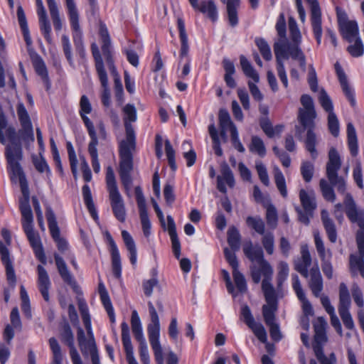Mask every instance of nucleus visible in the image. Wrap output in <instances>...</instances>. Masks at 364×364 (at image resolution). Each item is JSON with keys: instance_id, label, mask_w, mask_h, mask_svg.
<instances>
[{"instance_id": "obj_1", "label": "nucleus", "mask_w": 364, "mask_h": 364, "mask_svg": "<svg viewBox=\"0 0 364 364\" xmlns=\"http://www.w3.org/2000/svg\"><path fill=\"white\" fill-rule=\"evenodd\" d=\"M341 159L338 152L335 148H331L326 167V174L328 181L325 178H321L319 181V188L322 196L328 202L333 203L336 200L333 187L336 188L339 193L345 195L344 205L346 213L349 220L355 223L356 220H358V218L364 215V212L357 208L352 196L346 193V180L344 177L338 176V171L341 168Z\"/></svg>"}, {"instance_id": "obj_2", "label": "nucleus", "mask_w": 364, "mask_h": 364, "mask_svg": "<svg viewBox=\"0 0 364 364\" xmlns=\"http://www.w3.org/2000/svg\"><path fill=\"white\" fill-rule=\"evenodd\" d=\"M123 112L126 139L119 144V174L125 191L129 193L132 184L133 153L136 149L135 132L131 123L136 120V109L133 105L127 104L123 108Z\"/></svg>"}, {"instance_id": "obj_3", "label": "nucleus", "mask_w": 364, "mask_h": 364, "mask_svg": "<svg viewBox=\"0 0 364 364\" xmlns=\"http://www.w3.org/2000/svg\"><path fill=\"white\" fill-rule=\"evenodd\" d=\"M17 114L21 127L18 132L13 125L9 124L5 114L0 110V143L6 145L5 150L14 144L22 148L21 141L30 144L35 140L31 118L23 103L18 104Z\"/></svg>"}, {"instance_id": "obj_4", "label": "nucleus", "mask_w": 364, "mask_h": 364, "mask_svg": "<svg viewBox=\"0 0 364 364\" xmlns=\"http://www.w3.org/2000/svg\"><path fill=\"white\" fill-rule=\"evenodd\" d=\"M302 107L299 109L298 119L304 129H307L304 141L305 147L310 153L312 159L317 157L316 149V136L314 132V119L316 117L313 99L309 95H302L300 99Z\"/></svg>"}, {"instance_id": "obj_5", "label": "nucleus", "mask_w": 364, "mask_h": 364, "mask_svg": "<svg viewBox=\"0 0 364 364\" xmlns=\"http://www.w3.org/2000/svg\"><path fill=\"white\" fill-rule=\"evenodd\" d=\"M5 157L8 164V171L10 174L11 180L18 179L20 183L22 198H30L29 189L26 176L20 162L23 159V148L19 144H12L9 146L5 151Z\"/></svg>"}, {"instance_id": "obj_6", "label": "nucleus", "mask_w": 364, "mask_h": 364, "mask_svg": "<svg viewBox=\"0 0 364 364\" xmlns=\"http://www.w3.org/2000/svg\"><path fill=\"white\" fill-rule=\"evenodd\" d=\"M245 256L253 263L251 267V274L255 283L258 284L261 280V275L273 274V269L269 262L264 259L263 250L261 247H254L252 243L249 242L243 247Z\"/></svg>"}, {"instance_id": "obj_7", "label": "nucleus", "mask_w": 364, "mask_h": 364, "mask_svg": "<svg viewBox=\"0 0 364 364\" xmlns=\"http://www.w3.org/2000/svg\"><path fill=\"white\" fill-rule=\"evenodd\" d=\"M151 322L147 326L149 341L152 348L156 364H164L163 348L159 341L160 321L157 311L153 304L148 301Z\"/></svg>"}, {"instance_id": "obj_8", "label": "nucleus", "mask_w": 364, "mask_h": 364, "mask_svg": "<svg viewBox=\"0 0 364 364\" xmlns=\"http://www.w3.org/2000/svg\"><path fill=\"white\" fill-rule=\"evenodd\" d=\"M299 196L303 208V210L299 207L296 208L299 220L308 225L310 223V218L314 215V211L317 208L315 193L313 191L308 192L304 189H301Z\"/></svg>"}, {"instance_id": "obj_9", "label": "nucleus", "mask_w": 364, "mask_h": 364, "mask_svg": "<svg viewBox=\"0 0 364 364\" xmlns=\"http://www.w3.org/2000/svg\"><path fill=\"white\" fill-rule=\"evenodd\" d=\"M131 326L133 335L139 343V353L142 364H151L148 346L144 336L140 318L136 310L132 313Z\"/></svg>"}, {"instance_id": "obj_10", "label": "nucleus", "mask_w": 364, "mask_h": 364, "mask_svg": "<svg viewBox=\"0 0 364 364\" xmlns=\"http://www.w3.org/2000/svg\"><path fill=\"white\" fill-rule=\"evenodd\" d=\"M359 255L351 254L349 257V269L353 276L358 273L364 278V234L360 232L357 237Z\"/></svg>"}, {"instance_id": "obj_11", "label": "nucleus", "mask_w": 364, "mask_h": 364, "mask_svg": "<svg viewBox=\"0 0 364 364\" xmlns=\"http://www.w3.org/2000/svg\"><path fill=\"white\" fill-rule=\"evenodd\" d=\"M33 222L23 223V229L33 250L36 258L43 264H46V257L38 235L33 230Z\"/></svg>"}, {"instance_id": "obj_12", "label": "nucleus", "mask_w": 364, "mask_h": 364, "mask_svg": "<svg viewBox=\"0 0 364 364\" xmlns=\"http://www.w3.org/2000/svg\"><path fill=\"white\" fill-rule=\"evenodd\" d=\"M309 4L311 11V25L317 43L321 42L323 33L321 11L318 0H306Z\"/></svg>"}, {"instance_id": "obj_13", "label": "nucleus", "mask_w": 364, "mask_h": 364, "mask_svg": "<svg viewBox=\"0 0 364 364\" xmlns=\"http://www.w3.org/2000/svg\"><path fill=\"white\" fill-rule=\"evenodd\" d=\"M241 315L244 322L253 331L255 336L262 343H267V335L264 327L260 323H257L251 313L250 309L247 305L242 306L241 309Z\"/></svg>"}, {"instance_id": "obj_14", "label": "nucleus", "mask_w": 364, "mask_h": 364, "mask_svg": "<svg viewBox=\"0 0 364 364\" xmlns=\"http://www.w3.org/2000/svg\"><path fill=\"white\" fill-rule=\"evenodd\" d=\"M88 336L89 339H86L83 329L78 327L77 338L80 351L85 357L90 354V357H93V360H97L96 357L97 354H98V350L94 339L93 333H92V336Z\"/></svg>"}, {"instance_id": "obj_15", "label": "nucleus", "mask_w": 364, "mask_h": 364, "mask_svg": "<svg viewBox=\"0 0 364 364\" xmlns=\"http://www.w3.org/2000/svg\"><path fill=\"white\" fill-rule=\"evenodd\" d=\"M300 255V257L294 261V269L304 278H308L309 272L308 268L311 266L312 262L308 245L303 244L301 245Z\"/></svg>"}, {"instance_id": "obj_16", "label": "nucleus", "mask_w": 364, "mask_h": 364, "mask_svg": "<svg viewBox=\"0 0 364 364\" xmlns=\"http://www.w3.org/2000/svg\"><path fill=\"white\" fill-rule=\"evenodd\" d=\"M100 34L102 39V51L105 58L108 68L112 75L117 73V69L114 65V60L112 55V46L111 40L107 28L105 26H101Z\"/></svg>"}, {"instance_id": "obj_17", "label": "nucleus", "mask_w": 364, "mask_h": 364, "mask_svg": "<svg viewBox=\"0 0 364 364\" xmlns=\"http://www.w3.org/2000/svg\"><path fill=\"white\" fill-rule=\"evenodd\" d=\"M274 51L277 60V70L279 78L282 82L285 88L288 87V79L286 73L285 68L282 58L288 59V56L286 55L284 46L280 43H275L274 44Z\"/></svg>"}, {"instance_id": "obj_18", "label": "nucleus", "mask_w": 364, "mask_h": 364, "mask_svg": "<svg viewBox=\"0 0 364 364\" xmlns=\"http://www.w3.org/2000/svg\"><path fill=\"white\" fill-rule=\"evenodd\" d=\"M274 51L277 60V70L279 78L282 82L285 88L288 87V79L286 73L285 68L282 58L288 59V56L286 55L284 46L280 43H275L274 44Z\"/></svg>"}, {"instance_id": "obj_19", "label": "nucleus", "mask_w": 364, "mask_h": 364, "mask_svg": "<svg viewBox=\"0 0 364 364\" xmlns=\"http://www.w3.org/2000/svg\"><path fill=\"white\" fill-rule=\"evenodd\" d=\"M104 235L110 247L109 251L112 257L113 274L116 278H119L122 273V264L119 250L111 234L108 231H106Z\"/></svg>"}, {"instance_id": "obj_20", "label": "nucleus", "mask_w": 364, "mask_h": 364, "mask_svg": "<svg viewBox=\"0 0 364 364\" xmlns=\"http://www.w3.org/2000/svg\"><path fill=\"white\" fill-rule=\"evenodd\" d=\"M92 110V105L86 95H82L80 100L79 114L83 121L85 127L87 129L88 134L90 136H97L95 127L87 114H90Z\"/></svg>"}, {"instance_id": "obj_21", "label": "nucleus", "mask_w": 364, "mask_h": 364, "mask_svg": "<svg viewBox=\"0 0 364 364\" xmlns=\"http://www.w3.org/2000/svg\"><path fill=\"white\" fill-rule=\"evenodd\" d=\"M308 285L313 295L319 297L323 289V282L320 270L317 266L312 267L309 272Z\"/></svg>"}, {"instance_id": "obj_22", "label": "nucleus", "mask_w": 364, "mask_h": 364, "mask_svg": "<svg viewBox=\"0 0 364 364\" xmlns=\"http://www.w3.org/2000/svg\"><path fill=\"white\" fill-rule=\"evenodd\" d=\"M292 287L299 300L302 303V310L304 315L312 316L314 314L312 306L306 299L299 277L296 274L292 276Z\"/></svg>"}, {"instance_id": "obj_23", "label": "nucleus", "mask_w": 364, "mask_h": 364, "mask_svg": "<svg viewBox=\"0 0 364 364\" xmlns=\"http://www.w3.org/2000/svg\"><path fill=\"white\" fill-rule=\"evenodd\" d=\"M122 341L126 353V358L129 364H138L134 355V348L129 335V327L126 322L121 324Z\"/></svg>"}, {"instance_id": "obj_24", "label": "nucleus", "mask_w": 364, "mask_h": 364, "mask_svg": "<svg viewBox=\"0 0 364 364\" xmlns=\"http://www.w3.org/2000/svg\"><path fill=\"white\" fill-rule=\"evenodd\" d=\"M37 285L39 291L46 301H49V289L51 282L46 269L42 265L37 266Z\"/></svg>"}, {"instance_id": "obj_25", "label": "nucleus", "mask_w": 364, "mask_h": 364, "mask_svg": "<svg viewBox=\"0 0 364 364\" xmlns=\"http://www.w3.org/2000/svg\"><path fill=\"white\" fill-rule=\"evenodd\" d=\"M341 35L349 43L353 42L354 38L360 37L358 23L355 21L338 20Z\"/></svg>"}, {"instance_id": "obj_26", "label": "nucleus", "mask_w": 364, "mask_h": 364, "mask_svg": "<svg viewBox=\"0 0 364 364\" xmlns=\"http://www.w3.org/2000/svg\"><path fill=\"white\" fill-rule=\"evenodd\" d=\"M278 43H280L284 46L286 55L288 56V58L291 57L293 60H298L301 68L303 71H305L306 65V57L299 47L300 44L286 43L283 41H279Z\"/></svg>"}, {"instance_id": "obj_27", "label": "nucleus", "mask_w": 364, "mask_h": 364, "mask_svg": "<svg viewBox=\"0 0 364 364\" xmlns=\"http://www.w3.org/2000/svg\"><path fill=\"white\" fill-rule=\"evenodd\" d=\"M53 256L58 273L61 277L62 279L63 280V282L70 285L73 289L77 287V282L74 279L73 276L72 275V274L70 273V272L69 271L68 266L63 258L56 252L54 253Z\"/></svg>"}, {"instance_id": "obj_28", "label": "nucleus", "mask_w": 364, "mask_h": 364, "mask_svg": "<svg viewBox=\"0 0 364 364\" xmlns=\"http://www.w3.org/2000/svg\"><path fill=\"white\" fill-rule=\"evenodd\" d=\"M0 255L6 268L7 280L9 284L14 285L16 282L14 269L9 257V250L3 242H0Z\"/></svg>"}, {"instance_id": "obj_29", "label": "nucleus", "mask_w": 364, "mask_h": 364, "mask_svg": "<svg viewBox=\"0 0 364 364\" xmlns=\"http://www.w3.org/2000/svg\"><path fill=\"white\" fill-rule=\"evenodd\" d=\"M336 75L338 76V80L340 82L341 86L342 87V90L346 96V97L348 99V100L350 102V105L352 106H355V100L354 97V92L350 87L348 82L347 76L343 71L341 65L339 63L336 62L334 65Z\"/></svg>"}, {"instance_id": "obj_30", "label": "nucleus", "mask_w": 364, "mask_h": 364, "mask_svg": "<svg viewBox=\"0 0 364 364\" xmlns=\"http://www.w3.org/2000/svg\"><path fill=\"white\" fill-rule=\"evenodd\" d=\"M111 206L114 216L120 222H124L126 218V211L122 197L119 192L109 194Z\"/></svg>"}, {"instance_id": "obj_31", "label": "nucleus", "mask_w": 364, "mask_h": 364, "mask_svg": "<svg viewBox=\"0 0 364 364\" xmlns=\"http://www.w3.org/2000/svg\"><path fill=\"white\" fill-rule=\"evenodd\" d=\"M221 173L222 175L218 176L217 178V188L219 191L223 193H226L227 188L225 187V183H226L228 186L232 188L235 185V178L232 171L227 164H225L222 166Z\"/></svg>"}, {"instance_id": "obj_32", "label": "nucleus", "mask_w": 364, "mask_h": 364, "mask_svg": "<svg viewBox=\"0 0 364 364\" xmlns=\"http://www.w3.org/2000/svg\"><path fill=\"white\" fill-rule=\"evenodd\" d=\"M321 220L329 241L335 243L337 240L336 227L326 210H321Z\"/></svg>"}, {"instance_id": "obj_33", "label": "nucleus", "mask_w": 364, "mask_h": 364, "mask_svg": "<svg viewBox=\"0 0 364 364\" xmlns=\"http://www.w3.org/2000/svg\"><path fill=\"white\" fill-rule=\"evenodd\" d=\"M190 4L195 10L207 14L213 21H216L218 18V9L213 1H203L199 4L198 0H196V3Z\"/></svg>"}, {"instance_id": "obj_34", "label": "nucleus", "mask_w": 364, "mask_h": 364, "mask_svg": "<svg viewBox=\"0 0 364 364\" xmlns=\"http://www.w3.org/2000/svg\"><path fill=\"white\" fill-rule=\"evenodd\" d=\"M168 232L172 243V250L176 258L179 259L181 255V243L178 238L175 222L170 215L167 216Z\"/></svg>"}, {"instance_id": "obj_35", "label": "nucleus", "mask_w": 364, "mask_h": 364, "mask_svg": "<svg viewBox=\"0 0 364 364\" xmlns=\"http://www.w3.org/2000/svg\"><path fill=\"white\" fill-rule=\"evenodd\" d=\"M314 240L315 247L321 259V263L331 261L332 252L329 249H326L323 240L318 230H315L314 232Z\"/></svg>"}, {"instance_id": "obj_36", "label": "nucleus", "mask_w": 364, "mask_h": 364, "mask_svg": "<svg viewBox=\"0 0 364 364\" xmlns=\"http://www.w3.org/2000/svg\"><path fill=\"white\" fill-rule=\"evenodd\" d=\"M66 6L68 10V14L70 17V21L72 28L74 30L75 33L73 36H76L78 38L79 36H82L79 24V16L77 11L74 0H65Z\"/></svg>"}, {"instance_id": "obj_37", "label": "nucleus", "mask_w": 364, "mask_h": 364, "mask_svg": "<svg viewBox=\"0 0 364 364\" xmlns=\"http://www.w3.org/2000/svg\"><path fill=\"white\" fill-rule=\"evenodd\" d=\"M327 321L322 317H318L314 323V341L315 343H326L328 338L326 336Z\"/></svg>"}, {"instance_id": "obj_38", "label": "nucleus", "mask_w": 364, "mask_h": 364, "mask_svg": "<svg viewBox=\"0 0 364 364\" xmlns=\"http://www.w3.org/2000/svg\"><path fill=\"white\" fill-rule=\"evenodd\" d=\"M122 237L129 252V257L131 264L133 266H135L137 260V252L135 242L131 235L127 230L122 231Z\"/></svg>"}, {"instance_id": "obj_39", "label": "nucleus", "mask_w": 364, "mask_h": 364, "mask_svg": "<svg viewBox=\"0 0 364 364\" xmlns=\"http://www.w3.org/2000/svg\"><path fill=\"white\" fill-rule=\"evenodd\" d=\"M227 6V14L229 23L235 27L238 23L237 8L240 0H221Z\"/></svg>"}, {"instance_id": "obj_40", "label": "nucleus", "mask_w": 364, "mask_h": 364, "mask_svg": "<svg viewBox=\"0 0 364 364\" xmlns=\"http://www.w3.org/2000/svg\"><path fill=\"white\" fill-rule=\"evenodd\" d=\"M177 26L179 31V38L181 43L180 55L186 57L188 55L189 46L188 41V35L186 33L185 23L182 18H178L177 20Z\"/></svg>"}, {"instance_id": "obj_41", "label": "nucleus", "mask_w": 364, "mask_h": 364, "mask_svg": "<svg viewBox=\"0 0 364 364\" xmlns=\"http://www.w3.org/2000/svg\"><path fill=\"white\" fill-rule=\"evenodd\" d=\"M90 141L88 144V152L91 157L92 166L95 173H98L100 171V165L98 160V154L97 146L98 144L97 136H90Z\"/></svg>"}, {"instance_id": "obj_42", "label": "nucleus", "mask_w": 364, "mask_h": 364, "mask_svg": "<svg viewBox=\"0 0 364 364\" xmlns=\"http://www.w3.org/2000/svg\"><path fill=\"white\" fill-rule=\"evenodd\" d=\"M263 276L264 278L262 282V289L264 294L265 300L267 303H277L275 291L270 283L272 274Z\"/></svg>"}, {"instance_id": "obj_43", "label": "nucleus", "mask_w": 364, "mask_h": 364, "mask_svg": "<svg viewBox=\"0 0 364 364\" xmlns=\"http://www.w3.org/2000/svg\"><path fill=\"white\" fill-rule=\"evenodd\" d=\"M33 65L37 74L41 76L47 90L50 87V82L48 78V71L42 58L37 56L33 61Z\"/></svg>"}, {"instance_id": "obj_44", "label": "nucleus", "mask_w": 364, "mask_h": 364, "mask_svg": "<svg viewBox=\"0 0 364 364\" xmlns=\"http://www.w3.org/2000/svg\"><path fill=\"white\" fill-rule=\"evenodd\" d=\"M348 145L352 156H355L358 152V139L355 129L351 123L347 124Z\"/></svg>"}, {"instance_id": "obj_45", "label": "nucleus", "mask_w": 364, "mask_h": 364, "mask_svg": "<svg viewBox=\"0 0 364 364\" xmlns=\"http://www.w3.org/2000/svg\"><path fill=\"white\" fill-rule=\"evenodd\" d=\"M19 209L22 215V223L33 222V217L30 205V198H21L19 201Z\"/></svg>"}, {"instance_id": "obj_46", "label": "nucleus", "mask_w": 364, "mask_h": 364, "mask_svg": "<svg viewBox=\"0 0 364 364\" xmlns=\"http://www.w3.org/2000/svg\"><path fill=\"white\" fill-rule=\"evenodd\" d=\"M274 178L276 186L283 198L287 197V189L285 178L281 170L277 166L274 167Z\"/></svg>"}, {"instance_id": "obj_47", "label": "nucleus", "mask_w": 364, "mask_h": 364, "mask_svg": "<svg viewBox=\"0 0 364 364\" xmlns=\"http://www.w3.org/2000/svg\"><path fill=\"white\" fill-rule=\"evenodd\" d=\"M82 196L85 204L86 205L90 215L94 219L97 218V211L92 200L90 188L88 185L85 184L82 188Z\"/></svg>"}, {"instance_id": "obj_48", "label": "nucleus", "mask_w": 364, "mask_h": 364, "mask_svg": "<svg viewBox=\"0 0 364 364\" xmlns=\"http://www.w3.org/2000/svg\"><path fill=\"white\" fill-rule=\"evenodd\" d=\"M248 148L250 152L256 154L260 157H264L266 155V148L264 141L257 136H252Z\"/></svg>"}, {"instance_id": "obj_49", "label": "nucleus", "mask_w": 364, "mask_h": 364, "mask_svg": "<svg viewBox=\"0 0 364 364\" xmlns=\"http://www.w3.org/2000/svg\"><path fill=\"white\" fill-rule=\"evenodd\" d=\"M240 62L244 74L247 77L252 78L255 82H258L259 76L249 60L244 55H241L240 57Z\"/></svg>"}, {"instance_id": "obj_50", "label": "nucleus", "mask_w": 364, "mask_h": 364, "mask_svg": "<svg viewBox=\"0 0 364 364\" xmlns=\"http://www.w3.org/2000/svg\"><path fill=\"white\" fill-rule=\"evenodd\" d=\"M266 208V221L268 226L271 229H275L277 226L278 215L276 208L271 203H267L265 206Z\"/></svg>"}, {"instance_id": "obj_51", "label": "nucleus", "mask_w": 364, "mask_h": 364, "mask_svg": "<svg viewBox=\"0 0 364 364\" xmlns=\"http://www.w3.org/2000/svg\"><path fill=\"white\" fill-rule=\"evenodd\" d=\"M246 224L259 235H264L265 232V223L259 216H248L246 218Z\"/></svg>"}, {"instance_id": "obj_52", "label": "nucleus", "mask_w": 364, "mask_h": 364, "mask_svg": "<svg viewBox=\"0 0 364 364\" xmlns=\"http://www.w3.org/2000/svg\"><path fill=\"white\" fill-rule=\"evenodd\" d=\"M53 26L55 30L60 31L62 28V23L59 15L58 8L55 0H46Z\"/></svg>"}, {"instance_id": "obj_53", "label": "nucleus", "mask_w": 364, "mask_h": 364, "mask_svg": "<svg viewBox=\"0 0 364 364\" xmlns=\"http://www.w3.org/2000/svg\"><path fill=\"white\" fill-rule=\"evenodd\" d=\"M277 309V303H267V304L262 306V315L267 326L276 323L275 312Z\"/></svg>"}, {"instance_id": "obj_54", "label": "nucleus", "mask_w": 364, "mask_h": 364, "mask_svg": "<svg viewBox=\"0 0 364 364\" xmlns=\"http://www.w3.org/2000/svg\"><path fill=\"white\" fill-rule=\"evenodd\" d=\"M350 306H338V309L345 327L349 330H353L355 324L349 311Z\"/></svg>"}, {"instance_id": "obj_55", "label": "nucleus", "mask_w": 364, "mask_h": 364, "mask_svg": "<svg viewBox=\"0 0 364 364\" xmlns=\"http://www.w3.org/2000/svg\"><path fill=\"white\" fill-rule=\"evenodd\" d=\"M347 51L354 58H358L364 53V45L360 37L354 38L353 42L347 48Z\"/></svg>"}, {"instance_id": "obj_56", "label": "nucleus", "mask_w": 364, "mask_h": 364, "mask_svg": "<svg viewBox=\"0 0 364 364\" xmlns=\"http://www.w3.org/2000/svg\"><path fill=\"white\" fill-rule=\"evenodd\" d=\"M228 242L232 251H237L240 249V234L236 228L232 227L228 230Z\"/></svg>"}, {"instance_id": "obj_57", "label": "nucleus", "mask_w": 364, "mask_h": 364, "mask_svg": "<svg viewBox=\"0 0 364 364\" xmlns=\"http://www.w3.org/2000/svg\"><path fill=\"white\" fill-rule=\"evenodd\" d=\"M49 346L53 355L52 364H62L63 356L61 352V348L56 338L53 337L50 338L49 339Z\"/></svg>"}, {"instance_id": "obj_58", "label": "nucleus", "mask_w": 364, "mask_h": 364, "mask_svg": "<svg viewBox=\"0 0 364 364\" xmlns=\"http://www.w3.org/2000/svg\"><path fill=\"white\" fill-rule=\"evenodd\" d=\"M47 220L50 235L55 241L60 237V235L55 214L50 210L47 212Z\"/></svg>"}, {"instance_id": "obj_59", "label": "nucleus", "mask_w": 364, "mask_h": 364, "mask_svg": "<svg viewBox=\"0 0 364 364\" xmlns=\"http://www.w3.org/2000/svg\"><path fill=\"white\" fill-rule=\"evenodd\" d=\"M288 23L290 38L293 43L300 44L301 42V34L296 20L293 17H290Z\"/></svg>"}, {"instance_id": "obj_60", "label": "nucleus", "mask_w": 364, "mask_h": 364, "mask_svg": "<svg viewBox=\"0 0 364 364\" xmlns=\"http://www.w3.org/2000/svg\"><path fill=\"white\" fill-rule=\"evenodd\" d=\"M219 125L220 129L232 130L233 127H236L232 122L230 114L225 109H220L219 112Z\"/></svg>"}, {"instance_id": "obj_61", "label": "nucleus", "mask_w": 364, "mask_h": 364, "mask_svg": "<svg viewBox=\"0 0 364 364\" xmlns=\"http://www.w3.org/2000/svg\"><path fill=\"white\" fill-rule=\"evenodd\" d=\"M255 43L257 46L261 55L265 60H270L272 58V52L267 42L262 38H256Z\"/></svg>"}, {"instance_id": "obj_62", "label": "nucleus", "mask_w": 364, "mask_h": 364, "mask_svg": "<svg viewBox=\"0 0 364 364\" xmlns=\"http://www.w3.org/2000/svg\"><path fill=\"white\" fill-rule=\"evenodd\" d=\"M61 341L66 344L69 348L74 345V335L70 325L65 323L60 332Z\"/></svg>"}, {"instance_id": "obj_63", "label": "nucleus", "mask_w": 364, "mask_h": 364, "mask_svg": "<svg viewBox=\"0 0 364 364\" xmlns=\"http://www.w3.org/2000/svg\"><path fill=\"white\" fill-rule=\"evenodd\" d=\"M262 244L268 255H272L274 251V236L271 232L262 235Z\"/></svg>"}, {"instance_id": "obj_64", "label": "nucleus", "mask_w": 364, "mask_h": 364, "mask_svg": "<svg viewBox=\"0 0 364 364\" xmlns=\"http://www.w3.org/2000/svg\"><path fill=\"white\" fill-rule=\"evenodd\" d=\"M300 171L304 181L306 183H309L314 176V164L310 161H303L301 165Z\"/></svg>"}]
</instances>
